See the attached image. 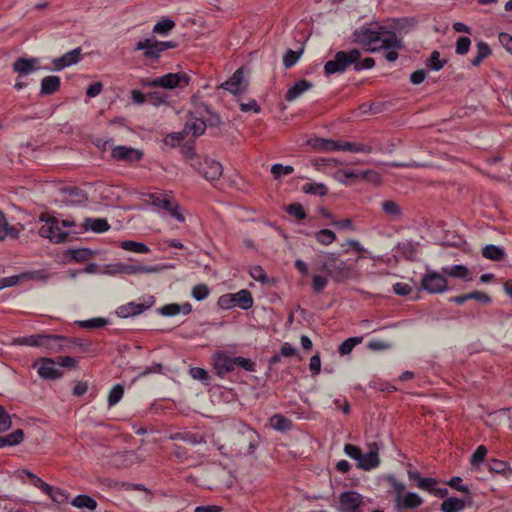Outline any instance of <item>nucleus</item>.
I'll list each match as a JSON object with an SVG mask.
<instances>
[{"label": "nucleus", "mask_w": 512, "mask_h": 512, "mask_svg": "<svg viewBox=\"0 0 512 512\" xmlns=\"http://www.w3.org/2000/svg\"><path fill=\"white\" fill-rule=\"evenodd\" d=\"M319 264L320 269L336 282H343L351 276V267L340 260L337 253L326 252L323 256H319Z\"/></svg>", "instance_id": "f257e3e1"}, {"label": "nucleus", "mask_w": 512, "mask_h": 512, "mask_svg": "<svg viewBox=\"0 0 512 512\" xmlns=\"http://www.w3.org/2000/svg\"><path fill=\"white\" fill-rule=\"evenodd\" d=\"M361 53L358 49L349 51H338L333 59L327 61L324 65L326 75L343 73L347 68L360 60Z\"/></svg>", "instance_id": "f03ea898"}, {"label": "nucleus", "mask_w": 512, "mask_h": 512, "mask_svg": "<svg viewBox=\"0 0 512 512\" xmlns=\"http://www.w3.org/2000/svg\"><path fill=\"white\" fill-rule=\"evenodd\" d=\"M39 219L41 222H44L39 229L41 237L47 238L54 243H62L67 240L69 233L62 229L59 219L44 213L40 215Z\"/></svg>", "instance_id": "7ed1b4c3"}, {"label": "nucleus", "mask_w": 512, "mask_h": 512, "mask_svg": "<svg viewBox=\"0 0 512 512\" xmlns=\"http://www.w3.org/2000/svg\"><path fill=\"white\" fill-rule=\"evenodd\" d=\"M190 77L184 72L167 73L163 76L143 81L144 86L160 87L163 89L185 88L189 85Z\"/></svg>", "instance_id": "20e7f679"}, {"label": "nucleus", "mask_w": 512, "mask_h": 512, "mask_svg": "<svg viewBox=\"0 0 512 512\" xmlns=\"http://www.w3.org/2000/svg\"><path fill=\"white\" fill-rule=\"evenodd\" d=\"M218 305L222 309H230L238 306L244 310H248L253 306V298L248 290L242 289L237 293L222 295L218 299Z\"/></svg>", "instance_id": "39448f33"}, {"label": "nucleus", "mask_w": 512, "mask_h": 512, "mask_svg": "<svg viewBox=\"0 0 512 512\" xmlns=\"http://www.w3.org/2000/svg\"><path fill=\"white\" fill-rule=\"evenodd\" d=\"M421 285L431 294L443 293L447 290V279L443 273L428 270L422 278Z\"/></svg>", "instance_id": "423d86ee"}, {"label": "nucleus", "mask_w": 512, "mask_h": 512, "mask_svg": "<svg viewBox=\"0 0 512 512\" xmlns=\"http://www.w3.org/2000/svg\"><path fill=\"white\" fill-rule=\"evenodd\" d=\"M321 148L327 151H350V152H363L371 153L373 148L370 145L361 143H352L347 141H334V140H322Z\"/></svg>", "instance_id": "0eeeda50"}, {"label": "nucleus", "mask_w": 512, "mask_h": 512, "mask_svg": "<svg viewBox=\"0 0 512 512\" xmlns=\"http://www.w3.org/2000/svg\"><path fill=\"white\" fill-rule=\"evenodd\" d=\"M247 86L248 80L245 78L244 68L240 67L228 80L221 83L219 87L237 95L245 92Z\"/></svg>", "instance_id": "6e6552de"}, {"label": "nucleus", "mask_w": 512, "mask_h": 512, "mask_svg": "<svg viewBox=\"0 0 512 512\" xmlns=\"http://www.w3.org/2000/svg\"><path fill=\"white\" fill-rule=\"evenodd\" d=\"M193 166L197 168L200 174L208 181H214L220 178L223 172L222 165L212 159L205 158L203 161H197Z\"/></svg>", "instance_id": "1a4fd4ad"}, {"label": "nucleus", "mask_w": 512, "mask_h": 512, "mask_svg": "<svg viewBox=\"0 0 512 512\" xmlns=\"http://www.w3.org/2000/svg\"><path fill=\"white\" fill-rule=\"evenodd\" d=\"M165 266L154 265V266H145V265H133V264H124L118 263L113 266V273L126 274V275H135V274H152L161 272Z\"/></svg>", "instance_id": "9d476101"}, {"label": "nucleus", "mask_w": 512, "mask_h": 512, "mask_svg": "<svg viewBox=\"0 0 512 512\" xmlns=\"http://www.w3.org/2000/svg\"><path fill=\"white\" fill-rule=\"evenodd\" d=\"M362 504V495L355 491H346L339 496V510L341 512H359Z\"/></svg>", "instance_id": "9b49d317"}, {"label": "nucleus", "mask_w": 512, "mask_h": 512, "mask_svg": "<svg viewBox=\"0 0 512 512\" xmlns=\"http://www.w3.org/2000/svg\"><path fill=\"white\" fill-rule=\"evenodd\" d=\"M38 374L44 379H58L62 376V372L57 368V362L50 358H42L34 364Z\"/></svg>", "instance_id": "f8f14e48"}, {"label": "nucleus", "mask_w": 512, "mask_h": 512, "mask_svg": "<svg viewBox=\"0 0 512 512\" xmlns=\"http://www.w3.org/2000/svg\"><path fill=\"white\" fill-rule=\"evenodd\" d=\"M112 157L119 161L135 162L143 157V152L127 146H116L112 149Z\"/></svg>", "instance_id": "ddd939ff"}, {"label": "nucleus", "mask_w": 512, "mask_h": 512, "mask_svg": "<svg viewBox=\"0 0 512 512\" xmlns=\"http://www.w3.org/2000/svg\"><path fill=\"white\" fill-rule=\"evenodd\" d=\"M81 53L82 49L77 47L71 51H68L61 57L53 59L52 63L54 65V69L60 71L66 67L78 63L81 59Z\"/></svg>", "instance_id": "4468645a"}, {"label": "nucleus", "mask_w": 512, "mask_h": 512, "mask_svg": "<svg viewBox=\"0 0 512 512\" xmlns=\"http://www.w3.org/2000/svg\"><path fill=\"white\" fill-rule=\"evenodd\" d=\"M214 369L218 376L223 377L225 374L235 370V363L233 358L227 356L224 353H216L213 357Z\"/></svg>", "instance_id": "2eb2a0df"}, {"label": "nucleus", "mask_w": 512, "mask_h": 512, "mask_svg": "<svg viewBox=\"0 0 512 512\" xmlns=\"http://www.w3.org/2000/svg\"><path fill=\"white\" fill-rule=\"evenodd\" d=\"M378 46L371 48V51H376L378 48L389 49H401L403 47L401 40L396 36L394 32H380Z\"/></svg>", "instance_id": "dca6fc26"}, {"label": "nucleus", "mask_w": 512, "mask_h": 512, "mask_svg": "<svg viewBox=\"0 0 512 512\" xmlns=\"http://www.w3.org/2000/svg\"><path fill=\"white\" fill-rule=\"evenodd\" d=\"M370 450L363 454L358 461V467L364 470H370L379 465L378 447L376 443L369 445Z\"/></svg>", "instance_id": "f3484780"}, {"label": "nucleus", "mask_w": 512, "mask_h": 512, "mask_svg": "<svg viewBox=\"0 0 512 512\" xmlns=\"http://www.w3.org/2000/svg\"><path fill=\"white\" fill-rule=\"evenodd\" d=\"M135 50H142L147 58L158 59L161 54V49L158 46V40L155 38H148L137 42Z\"/></svg>", "instance_id": "a211bd4d"}, {"label": "nucleus", "mask_w": 512, "mask_h": 512, "mask_svg": "<svg viewBox=\"0 0 512 512\" xmlns=\"http://www.w3.org/2000/svg\"><path fill=\"white\" fill-rule=\"evenodd\" d=\"M394 501L397 509H416L423 504L422 497L414 492H407Z\"/></svg>", "instance_id": "6ab92c4d"}, {"label": "nucleus", "mask_w": 512, "mask_h": 512, "mask_svg": "<svg viewBox=\"0 0 512 512\" xmlns=\"http://www.w3.org/2000/svg\"><path fill=\"white\" fill-rule=\"evenodd\" d=\"M150 301L147 303V305L144 304H138L135 302H129L127 304H124L120 307H118L116 313L118 316L127 318L130 316H136L140 313H142L145 309H148L153 304V297L149 298Z\"/></svg>", "instance_id": "aec40b11"}, {"label": "nucleus", "mask_w": 512, "mask_h": 512, "mask_svg": "<svg viewBox=\"0 0 512 512\" xmlns=\"http://www.w3.org/2000/svg\"><path fill=\"white\" fill-rule=\"evenodd\" d=\"M379 31L372 30L368 27H361L355 32L356 40L363 45H375L379 41Z\"/></svg>", "instance_id": "412c9836"}, {"label": "nucleus", "mask_w": 512, "mask_h": 512, "mask_svg": "<svg viewBox=\"0 0 512 512\" xmlns=\"http://www.w3.org/2000/svg\"><path fill=\"white\" fill-rule=\"evenodd\" d=\"M38 59L18 58L13 64L14 72L20 75H28L37 69Z\"/></svg>", "instance_id": "4be33fe9"}, {"label": "nucleus", "mask_w": 512, "mask_h": 512, "mask_svg": "<svg viewBox=\"0 0 512 512\" xmlns=\"http://www.w3.org/2000/svg\"><path fill=\"white\" fill-rule=\"evenodd\" d=\"M192 311V306L189 303L185 304H168L159 309L160 314L163 316L171 317L178 314L188 315Z\"/></svg>", "instance_id": "5701e85b"}, {"label": "nucleus", "mask_w": 512, "mask_h": 512, "mask_svg": "<svg viewBox=\"0 0 512 512\" xmlns=\"http://www.w3.org/2000/svg\"><path fill=\"white\" fill-rule=\"evenodd\" d=\"M60 78L58 76H46L41 81L40 95H51L57 92L60 88Z\"/></svg>", "instance_id": "b1692460"}, {"label": "nucleus", "mask_w": 512, "mask_h": 512, "mask_svg": "<svg viewBox=\"0 0 512 512\" xmlns=\"http://www.w3.org/2000/svg\"><path fill=\"white\" fill-rule=\"evenodd\" d=\"M312 86V83L305 79L299 80L287 91L285 98L289 102L294 101Z\"/></svg>", "instance_id": "393cba45"}, {"label": "nucleus", "mask_w": 512, "mask_h": 512, "mask_svg": "<svg viewBox=\"0 0 512 512\" xmlns=\"http://www.w3.org/2000/svg\"><path fill=\"white\" fill-rule=\"evenodd\" d=\"M86 230H92L96 233H103L109 230L110 225L103 218H86L83 224Z\"/></svg>", "instance_id": "a878e982"}, {"label": "nucleus", "mask_w": 512, "mask_h": 512, "mask_svg": "<svg viewBox=\"0 0 512 512\" xmlns=\"http://www.w3.org/2000/svg\"><path fill=\"white\" fill-rule=\"evenodd\" d=\"M384 213L393 221L400 220L402 217V209L398 203L393 200H385L381 203Z\"/></svg>", "instance_id": "bb28decb"}, {"label": "nucleus", "mask_w": 512, "mask_h": 512, "mask_svg": "<svg viewBox=\"0 0 512 512\" xmlns=\"http://www.w3.org/2000/svg\"><path fill=\"white\" fill-rule=\"evenodd\" d=\"M23 230V226L9 227L4 214L0 211V240H3L6 236L17 238L20 231Z\"/></svg>", "instance_id": "cd10ccee"}, {"label": "nucleus", "mask_w": 512, "mask_h": 512, "mask_svg": "<svg viewBox=\"0 0 512 512\" xmlns=\"http://www.w3.org/2000/svg\"><path fill=\"white\" fill-rule=\"evenodd\" d=\"M442 273L446 276L460 278L469 281L471 278L468 277L469 270L464 265H453L442 268Z\"/></svg>", "instance_id": "c85d7f7f"}, {"label": "nucleus", "mask_w": 512, "mask_h": 512, "mask_svg": "<svg viewBox=\"0 0 512 512\" xmlns=\"http://www.w3.org/2000/svg\"><path fill=\"white\" fill-rule=\"evenodd\" d=\"M24 439V432L21 429H17L10 434L0 436V449L6 446H16L20 444Z\"/></svg>", "instance_id": "c756f323"}, {"label": "nucleus", "mask_w": 512, "mask_h": 512, "mask_svg": "<svg viewBox=\"0 0 512 512\" xmlns=\"http://www.w3.org/2000/svg\"><path fill=\"white\" fill-rule=\"evenodd\" d=\"M206 130V123L202 119L193 118L186 122L184 131L194 136L202 135Z\"/></svg>", "instance_id": "7c9ffc66"}, {"label": "nucleus", "mask_w": 512, "mask_h": 512, "mask_svg": "<svg viewBox=\"0 0 512 512\" xmlns=\"http://www.w3.org/2000/svg\"><path fill=\"white\" fill-rule=\"evenodd\" d=\"M464 507V500L456 497L447 498L441 504V510L443 512H460Z\"/></svg>", "instance_id": "2f4dec72"}, {"label": "nucleus", "mask_w": 512, "mask_h": 512, "mask_svg": "<svg viewBox=\"0 0 512 512\" xmlns=\"http://www.w3.org/2000/svg\"><path fill=\"white\" fill-rule=\"evenodd\" d=\"M120 247L126 251L139 253V254H147L150 252V248L141 242H136L132 240H125L120 243Z\"/></svg>", "instance_id": "473e14b6"}, {"label": "nucleus", "mask_w": 512, "mask_h": 512, "mask_svg": "<svg viewBox=\"0 0 512 512\" xmlns=\"http://www.w3.org/2000/svg\"><path fill=\"white\" fill-rule=\"evenodd\" d=\"M271 427L277 431H287L292 427V422L281 414H275L270 418Z\"/></svg>", "instance_id": "72a5a7b5"}, {"label": "nucleus", "mask_w": 512, "mask_h": 512, "mask_svg": "<svg viewBox=\"0 0 512 512\" xmlns=\"http://www.w3.org/2000/svg\"><path fill=\"white\" fill-rule=\"evenodd\" d=\"M51 338L50 336L44 335H31L25 336L15 339V343L18 345H26V346H41L44 344V341Z\"/></svg>", "instance_id": "f704fd0d"}, {"label": "nucleus", "mask_w": 512, "mask_h": 512, "mask_svg": "<svg viewBox=\"0 0 512 512\" xmlns=\"http://www.w3.org/2000/svg\"><path fill=\"white\" fill-rule=\"evenodd\" d=\"M71 504L77 508H87L89 510H95L97 508V502L88 495L76 496Z\"/></svg>", "instance_id": "c9c22d12"}, {"label": "nucleus", "mask_w": 512, "mask_h": 512, "mask_svg": "<svg viewBox=\"0 0 512 512\" xmlns=\"http://www.w3.org/2000/svg\"><path fill=\"white\" fill-rule=\"evenodd\" d=\"M482 255L487 259L500 261L504 258L505 253L502 248L491 244L483 248Z\"/></svg>", "instance_id": "e433bc0d"}, {"label": "nucleus", "mask_w": 512, "mask_h": 512, "mask_svg": "<svg viewBox=\"0 0 512 512\" xmlns=\"http://www.w3.org/2000/svg\"><path fill=\"white\" fill-rule=\"evenodd\" d=\"M302 191L310 195L325 196L328 188L323 183H306L302 186Z\"/></svg>", "instance_id": "4c0bfd02"}, {"label": "nucleus", "mask_w": 512, "mask_h": 512, "mask_svg": "<svg viewBox=\"0 0 512 512\" xmlns=\"http://www.w3.org/2000/svg\"><path fill=\"white\" fill-rule=\"evenodd\" d=\"M148 102L154 106L167 105L169 103V95L161 91H153L148 93Z\"/></svg>", "instance_id": "58836bf2"}, {"label": "nucleus", "mask_w": 512, "mask_h": 512, "mask_svg": "<svg viewBox=\"0 0 512 512\" xmlns=\"http://www.w3.org/2000/svg\"><path fill=\"white\" fill-rule=\"evenodd\" d=\"M476 48L477 53L471 61L473 66L480 65V63L491 53L489 46L484 42L477 43Z\"/></svg>", "instance_id": "ea45409f"}, {"label": "nucleus", "mask_w": 512, "mask_h": 512, "mask_svg": "<svg viewBox=\"0 0 512 512\" xmlns=\"http://www.w3.org/2000/svg\"><path fill=\"white\" fill-rule=\"evenodd\" d=\"M488 468L491 472L498 473V474H511L512 470L510 469L509 465L502 460L492 459L488 463Z\"/></svg>", "instance_id": "a19ab883"}, {"label": "nucleus", "mask_w": 512, "mask_h": 512, "mask_svg": "<svg viewBox=\"0 0 512 512\" xmlns=\"http://www.w3.org/2000/svg\"><path fill=\"white\" fill-rule=\"evenodd\" d=\"M150 198L152 205L165 210H168L171 204L174 202L172 197L163 194H151Z\"/></svg>", "instance_id": "79ce46f5"}, {"label": "nucleus", "mask_w": 512, "mask_h": 512, "mask_svg": "<svg viewBox=\"0 0 512 512\" xmlns=\"http://www.w3.org/2000/svg\"><path fill=\"white\" fill-rule=\"evenodd\" d=\"M71 258L77 262H84L94 256V252L88 248L72 249L69 251Z\"/></svg>", "instance_id": "37998d69"}, {"label": "nucleus", "mask_w": 512, "mask_h": 512, "mask_svg": "<svg viewBox=\"0 0 512 512\" xmlns=\"http://www.w3.org/2000/svg\"><path fill=\"white\" fill-rule=\"evenodd\" d=\"M316 240L322 245H329L335 241L336 235L332 230L322 229L315 233Z\"/></svg>", "instance_id": "c03bdc74"}, {"label": "nucleus", "mask_w": 512, "mask_h": 512, "mask_svg": "<svg viewBox=\"0 0 512 512\" xmlns=\"http://www.w3.org/2000/svg\"><path fill=\"white\" fill-rule=\"evenodd\" d=\"M175 26V22L169 18H165L157 22L153 28V32L160 35H166Z\"/></svg>", "instance_id": "a18cd8bd"}, {"label": "nucleus", "mask_w": 512, "mask_h": 512, "mask_svg": "<svg viewBox=\"0 0 512 512\" xmlns=\"http://www.w3.org/2000/svg\"><path fill=\"white\" fill-rule=\"evenodd\" d=\"M362 341V337H351V338H348L346 339L344 342L341 343V345L339 346V353L341 355H347L349 354L353 348L361 343Z\"/></svg>", "instance_id": "49530a36"}, {"label": "nucleus", "mask_w": 512, "mask_h": 512, "mask_svg": "<svg viewBox=\"0 0 512 512\" xmlns=\"http://www.w3.org/2000/svg\"><path fill=\"white\" fill-rule=\"evenodd\" d=\"M123 394H124L123 386L120 385V384L115 385L110 390V392L108 394V404H109V406L116 405L121 400V398L123 397Z\"/></svg>", "instance_id": "de8ad7c7"}, {"label": "nucleus", "mask_w": 512, "mask_h": 512, "mask_svg": "<svg viewBox=\"0 0 512 512\" xmlns=\"http://www.w3.org/2000/svg\"><path fill=\"white\" fill-rule=\"evenodd\" d=\"M249 274L255 281L261 282L262 284H266L269 282V279L266 276L265 271L259 265L250 267Z\"/></svg>", "instance_id": "09e8293b"}, {"label": "nucleus", "mask_w": 512, "mask_h": 512, "mask_svg": "<svg viewBox=\"0 0 512 512\" xmlns=\"http://www.w3.org/2000/svg\"><path fill=\"white\" fill-rule=\"evenodd\" d=\"M107 324L105 318L97 317L79 322V326L85 329L101 328Z\"/></svg>", "instance_id": "8fccbe9b"}, {"label": "nucleus", "mask_w": 512, "mask_h": 512, "mask_svg": "<svg viewBox=\"0 0 512 512\" xmlns=\"http://www.w3.org/2000/svg\"><path fill=\"white\" fill-rule=\"evenodd\" d=\"M302 52H303V49H300V51H298V52L293 51L291 49L288 50L283 57V64H284L285 68H291L293 65H295L297 63V61L299 60V57Z\"/></svg>", "instance_id": "3c124183"}, {"label": "nucleus", "mask_w": 512, "mask_h": 512, "mask_svg": "<svg viewBox=\"0 0 512 512\" xmlns=\"http://www.w3.org/2000/svg\"><path fill=\"white\" fill-rule=\"evenodd\" d=\"M172 439H181L192 445L204 443V437L199 434H176L172 436Z\"/></svg>", "instance_id": "603ef678"}, {"label": "nucleus", "mask_w": 512, "mask_h": 512, "mask_svg": "<svg viewBox=\"0 0 512 512\" xmlns=\"http://www.w3.org/2000/svg\"><path fill=\"white\" fill-rule=\"evenodd\" d=\"M122 460V464L125 466H131L135 463L143 461L144 459L135 451H125L122 455H120Z\"/></svg>", "instance_id": "864d4df0"}, {"label": "nucleus", "mask_w": 512, "mask_h": 512, "mask_svg": "<svg viewBox=\"0 0 512 512\" xmlns=\"http://www.w3.org/2000/svg\"><path fill=\"white\" fill-rule=\"evenodd\" d=\"M427 63L432 70L439 71L445 65L446 60H441L440 53L435 50L431 53V56L428 59Z\"/></svg>", "instance_id": "5fc2aeb1"}, {"label": "nucleus", "mask_w": 512, "mask_h": 512, "mask_svg": "<svg viewBox=\"0 0 512 512\" xmlns=\"http://www.w3.org/2000/svg\"><path fill=\"white\" fill-rule=\"evenodd\" d=\"M487 454V448L484 445H480L477 447L475 452L471 456L470 463L473 467H477L480 463L483 462L485 456Z\"/></svg>", "instance_id": "6e6d98bb"}, {"label": "nucleus", "mask_w": 512, "mask_h": 512, "mask_svg": "<svg viewBox=\"0 0 512 512\" xmlns=\"http://www.w3.org/2000/svg\"><path fill=\"white\" fill-rule=\"evenodd\" d=\"M294 168L290 165H282V164H274L271 167V173L274 175L275 179L280 178L282 175H289L293 173Z\"/></svg>", "instance_id": "4d7b16f0"}, {"label": "nucleus", "mask_w": 512, "mask_h": 512, "mask_svg": "<svg viewBox=\"0 0 512 512\" xmlns=\"http://www.w3.org/2000/svg\"><path fill=\"white\" fill-rule=\"evenodd\" d=\"M192 297L197 301L204 300L209 295V288L205 284H198L192 289Z\"/></svg>", "instance_id": "13d9d810"}, {"label": "nucleus", "mask_w": 512, "mask_h": 512, "mask_svg": "<svg viewBox=\"0 0 512 512\" xmlns=\"http://www.w3.org/2000/svg\"><path fill=\"white\" fill-rule=\"evenodd\" d=\"M12 426L10 415L6 412L4 407L0 405V433L9 430Z\"/></svg>", "instance_id": "bf43d9fd"}, {"label": "nucleus", "mask_w": 512, "mask_h": 512, "mask_svg": "<svg viewBox=\"0 0 512 512\" xmlns=\"http://www.w3.org/2000/svg\"><path fill=\"white\" fill-rule=\"evenodd\" d=\"M190 375L193 379L199 380L205 384H207L210 379L208 372L205 369L200 368V367L191 368Z\"/></svg>", "instance_id": "052dcab7"}, {"label": "nucleus", "mask_w": 512, "mask_h": 512, "mask_svg": "<svg viewBox=\"0 0 512 512\" xmlns=\"http://www.w3.org/2000/svg\"><path fill=\"white\" fill-rule=\"evenodd\" d=\"M437 484H438V481L436 479L427 477V478L419 479V482L416 483V486L421 490H425V491L432 493V491H434V487Z\"/></svg>", "instance_id": "680f3d73"}, {"label": "nucleus", "mask_w": 512, "mask_h": 512, "mask_svg": "<svg viewBox=\"0 0 512 512\" xmlns=\"http://www.w3.org/2000/svg\"><path fill=\"white\" fill-rule=\"evenodd\" d=\"M286 212L299 220L304 219L306 217V213L303 207L298 203L288 205L286 207Z\"/></svg>", "instance_id": "e2e57ef3"}, {"label": "nucleus", "mask_w": 512, "mask_h": 512, "mask_svg": "<svg viewBox=\"0 0 512 512\" xmlns=\"http://www.w3.org/2000/svg\"><path fill=\"white\" fill-rule=\"evenodd\" d=\"M388 481L390 485L393 488L395 499L400 498L402 495H404L406 492V486L402 482L397 481L394 477H389Z\"/></svg>", "instance_id": "0e129e2a"}, {"label": "nucleus", "mask_w": 512, "mask_h": 512, "mask_svg": "<svg viewBox=\"0 0 512 512\" xmlns=\"http://www.w3.org/2000/svg\"><path fill=\"white\" fill-rule=\"evenodd\" d=\"M233 362L235 363V367H241L246 371L255 370V364L250 359L244 357H233Z\"/></svg>", "instance_id": "69168bd1"}, {"label": "nucleus", "mask_w": 512, "mask_h": 512, "mask_svg": "<svg viewBox=\"0 0 512 512\" xmlns=\"http://www.w3.org/2000/svg\"><path fill=\"white\" fill-rule=\"evenodd\" d=\"M471 41L468 37H460L456 43V53L464 55L469 51Z\"/></svg>", "instance_id": "338daca9"}, {"label": "nucleus", "mask_w": 512, "mask_h": 512, "mask_svg": "<svg viewBox=\"0 0 512 512\" xmlns=\"http://www.w3.org/2000/svg\"><path fill=\"white\" fill-rule=\"evenodd\" d=\"M499 41L501 43V45L509 52L512 54V36L509 35L508 33H500L499 36Z\"/></svg>", "instance_id": "774afa93"}]
</instances>
